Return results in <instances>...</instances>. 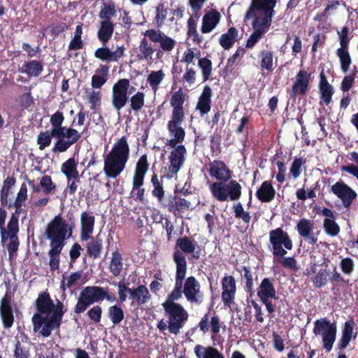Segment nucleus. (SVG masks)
Segmentation results:
<instances>
[{
	"mask_svg": "<svg viewBox=\"0 0 358 358\" xmlns=\"http://www.w3.org/2000/svg\"><path fill=\"white\" fill-rule=\"evenodd\" d=\"M37 313L31 318L34 331L49 337L53 330L59 329L66 312L64 303L56 299L55 303L48 290L38 294L34 303Z\"/></svg>",
	"mask_w": 358,
	"mask_h": 358,
	"instance_id": "obj_1",
	"label": "nucleus"
},
{
	"mask_svg": "<svg viewBox=\"0 0 358 358\" xmlns=\"http://www.w3.org/2000/svg\"><path fill=\"white\" fill-rule=\"evenodd\" d=\"M64 120V113L60 110H57L50 116V129L41 131L37 136V143L41 150L51 144L52 138L57 140L52 148V152L55 153L66 152L80 140L81 134L78 130L62 125Z\"/></svg>",
	"mask_w": 358,
	"mask_h": 358,
	"instance_id": "obj_2",
	"label": "nucleus"
},
{
	"mask_svg": "<svg viewBox=\"0 0 358 358\" xmlns=\"http://www.w3.org/2000/svg\"><path fill=\"white\" fill-rule=\"evenodd\" d=\"M75 227V217L73 214L64 220L61 213L55 215L47 224L45 235L50 243L49 265L52 271L59 268L60 255L65 245V241L71 236Z\"/></svg>",
	"mask_w": 358,
	"mask_h": 358,
	"instance_id": "obj_3",
	"label": "nucleus"
},
{
	"mask_svg": "<svg viewBox=\"0 0 358 358\" xmlns=\"http://www.w3.org/2000/svg\"><path fill=\"white\" fill-rule=\"evenodd\" d=\"M173 261L176 267L175 285L169 293L178 300L184 294L186 300L191 304L201 305L204 301V294L201 290V285L194 276L185 278L187 264L185 257L178 250L173 253Z\"/></svg>",
	"mask_w": 358,
	"mask_h": 358,
	"instance_id": "obj_4",
	"label": "nucleus"
},
{
	"mask_svg": "<svg viewBox=\"0 0 358 358\" xmlns=\"http://www.w3.org/2000/svg\"><path fill=\"white\" fill-rule=\"evenodd\" d=\"M186 94L180 87L174 92L170 99V106L172 108L171 119L167 122V129L173 138L168 140L166 145L171 148L181 145L185 138V130L182 127L185 119V108Z\"/></svg>",
	"mask_w": 358,
	"mask_h": 358,
	"instance_id": "obj_5",
	"label": "nucleus"
},
{
	"mask_svg": "<svg viewBox=\"0 0 358 358\" xmlns=\"http://www.w3.org/2000/svg\"><path fill=\"white\" fill-rule=\"evenodd\" d=\"M130 148L125 136L119 138L104 156L103 172L108 178H116L124 170L129 159Z\"/></svg>",
	"mask_w": 358,
	"mask_h": 358,
	"instance_id": "obj_6",
	"label": "nucleus"
},
{
	"mask_svg": "<svg viewBox=\"0 0 358 358\" xmlns=\"http://www.w3.org/2000/svg\"><path fill=\"white\" fill-rule=\"evenodd\" d=\"M269 242L274 259L278 258V262L285 268H296V261L294 257H285L287 250H291L293 248L292 241L287 232L280 227L270 231Z\"/></svg>",
	"mask_w": 358,
	"mask_h": 358,
	"instance_id": "obj_7",
	"label": "nucleus"
},
{
	"mask_svg": "<svg viewBox=\"0 0 358 358\" xmlns=\"http://www.w3.org/2000/svg\"><path fill=\"white\" fill-rule=\"evenodd\" d=\"M104 299L110 302L116 301L115 294L110 293L108 288L99 286H87L79 294L74 313H83L91 305Z\"/></svg>",
	"mask_w": 358,
	"mask_h": 358,
	"instance_id": "obj_8",
	"label": "nucleus"
},
{
	"mask_svg": "<svg viewBox=\"0 0 358 358\" xmlns=\"http://www.w3.org/2000/svg\"><path fill=\"white\" fill-rule=\"evenodd\" d=\"M178 299L168 294L167 297L162 306L164 310V315L171 322V329L174 328L179 333L185 326L189 318V314L185 308L177 303Z\"/></svg>",
	"mask_w": 358,
	"mask_h": 358,
	"instance_id": "obj_9",
	"label": "nucleus"
},
{
	"mask_svg": "<svg viewBox=\"0 0 358 358\" xmlns=\"http://www.w3.org/2000/svg\"><path fill=\"white\" fill-rule=\"evenodd\" d=\"M275 15L274 8L262 7L252 3L245 15V20L252 19V27L254 30L266 33Z\"/></svg>",
	"mask_w": 358,
	"mask_h": 358,
	"instance_id": "obj_10",
	"label": "nucleus"
},
{
	"mask_svg": "<svg viewBox=\"0 0 358 358\" xmlns=\"http://www.w3.org/2000/svg\"><path fill=\"white\" fill-rule=\"evenodd\" d=\"M337 328L336 323H331L326 318L317 320L314 322L313 333L321 335L323 348L327 352H330L336 338Z\"/></svg>",
	"mask_w": 358,
	"mask_h": 358,
	"instance_id": "obj_11",
	"label": "nucleus"
},
{
	"mask_svg": "<svg viewBox=\"0 0 358 358\" xmlns=\"http://www.w3.org/2000/svg\"><path fill=\"white\" fill-rule=\"evenodd\" d=\"M129 79L120 78L112 87V105L117 111L124 107L129 101Z\"/></svg>",
	"mask_w": 358,
	"mask_h": 358,
	"instance_id": "obj_12",
	"label": "nucleus"
},
{
	"mask_svg": "<svg viewBox=\"0 0 358 358\" xmlns=\"http://www.w3.org/2000/svg\"><path fill=\"white\" fill-rule=\"evenodd\" d=\"M145 37L155 43H159L162 51L169 52L172 51L176 45V41L162 32L159 29H149L144 32Z\"/></svg>",
	"mask_w": 358,
	"mask_h": 358,
	"instance_id": "obj_13",
	"label": "nucleus"
},
{
	"mask_svg": "<svg viewBox=\"0 0 358 358\" xmlns=\"http://www.w3.org/2000/svg\"><path fill=\"white\" fill-rule=\"evenodd\" d=\"M331 191L341 199L343 206L347 209L350 208L353 201L357 197V192L342 180L333 185Z\"/></svg>",
	"mask_w": 358,
	"mask_h": 358,
	"instance_id": "obj_14",
	"label": "nucleus"
},
{
	"mask_svg": "<svg viewBox=\"0 0 358 358\" xmlns=\"http://www.w3.org/2000/svg\"><path fill=\"white\" fill-rule=\"evenodd\" d=\"M173 148L169 157V177H173L178 173L185 163L187 155L186 148L183 145H178Z\"/></svg>",
	"mask_w": 358,
	"mask_h": 358,
	"instance_id": "obj_15",
	"label": "nucleus"
},
{
	"mask_svg": "<svg viewBox=\"0 0 358 358\" xmlns=\"http://www.w3.org/2000/svg\"><path fill=\"white\" fill-rule=\"evenodd\" d=\"M174 250H179L185 257V254L191 255L192 257L196 260L201 257V249L197 242L190 236H185L178 238L176 240Z\"/></svg>",
	"mask_w": 358,
	"mask_h": 358,
	"instance_id": "obj_16",
	"label": "nucleus"
},
{
	"mask_svg": "<svg viewBox=\"0 0 358 358\" xmlns=\"http://www.w3.org/2000/svg\"><path fill=\"white\" fill-rule=\"evenodd\" d=\"M208 173L216 182H228L232 178L233 172L222 160H214L208 164Z\"/></svg>",
	"mask_w": 358,
	"mask_h": 358,
	"instance_id": "obj_17",
	"label": "nucleus"
},
{
	"mask_svg": "<svg viewBox=\"0 0 358 358\" xmlns=\"http://www.w3.org/2000/svg\"><path fill=\"white\" fill-rule=\"evenodd\" d=\"M315 223L313 220L306 218L300 219L296 229L299 236L304 238L308 245H314L317 242V234L313 232Z\"/></svg>",
	"mask_w": 358,
	"mask_h": 358,
	"instance_id": "obj_18",
	"label": "nucleus"
},
{
	"mask_svg": "<svg viewBox=\"0 0 358 358\" xmlns=\"http://www.w3.org/2000/svg\"><path fill=\"white\" fill-rule=\"evenodd\" d=\"M310 80V73L306 70H300L297 73L296 80L292 87L291 97L296 98L298 95H305L308 90Z\"/></svg>",
	"mask_w": 358,
	"mask_h": 358,
	"instance_id": "obj_19",
	"label": "nucleus"
},
{
	"mask_svg": "<svg viewBox=\"0 0 358 358\" xmlns=\"http://www.w3.org/2000/svg\"><path fill=\"white\" fill-rule=\"evenodd\" d=\"M222 300L224 306H230L235 299L236 282L232 275H226L222 279Z\"/></svg>",
	"mask_w": 358,
	"mask_h": 358,
	"instance_id": "obj_20",
	"label": "nucleus"
},
{
	"mask_svg": "<svg viewBox=\"0 0 358 358\" xmlns=\"http://www.w3.org/2000/svg\"><path fill=\"white\" fill-rule=\"evenodd\" d=\"M82 242H87L85 244L86 256L94 259L101 257L103 249V240L101 232L96 236H90V238L80 240Z\"/></svg>",
	"mask_w": 358,
	"mask_h": 358,
	"instance_id": "obj_21",
	"label": "nucleus"
},
{
	"mask_svg": "<svg viewBox=\"0 0 358 358\" xmlns=\"http://www.w3.org/2000/svg\"><path fill=\"white\" fill-rule=\"evenodd\" d=\"M355 322L353 319L346 321L341 330V337L336 344L337 350H344L352 339L357 337V332H354Z\"/></svg>",
	"mask_w": 358,
	"mask_h": 358,
	"instance_id": "obj_22",
	"label": "nucleus"
},
{
	"mask_svg": "<svg viewBox=\"0 0 358 358\" xmlns=\"http://www.w3.org/2000/svg\"><path fill=\"white\" fill-rule=\"evenodd\" d=\"M0 315L5 329L10 328L14 323V315L11 306V298L6 294L1 300Z\"/></svg>",
	"mask_w": 358,
	"mask_h": 358,
	"instance_id": "obj_23",
	"label": "nucleus"
},
{
	"mask_svg": "<svg viewBox=\"0 0 358 358\" xmlns=\"http://www.w3.org/2000/svg\"><path fill=\"white\" fill-rule=\"evenodd\" d=\"M95 224V217L92 212L84 211L80 215V239L86 240L92 235Z\"/></svg>",
	"mask_w": 358,
	"mask_h": 358,
	"instance_id": "obj_24",
	"label": "nucleus"
},
{
	"mask_svg": "<svg viewBox=\"0 0 358 358\" xmlns=\"http://www.w3.org/2000/svg\"><path fill=\"white\" fill-rule=\"evenodd\" d=\"M124 50L122 45L115 51H111L108 47H101L95 50L94 57L103 62H117L124 55Z\"/></svg>",
	"mask_w": 358,
	"mask_h": 358,
	"instance_id": "obj_25",
	"label": "nucleus"
},
{
	"mask_svg": "<svg viewBox=\"0 0 358 358\" xmlns=\"http://www.w3.org/2000/svg\"><path fill=\"white\" fill-rule=\"evenodd\" d=\"M220 13L216 10L206 13L202 19L201 32L207 34L212 31L220 20Z\"/></svg>",
	"mask_w": 358,
	"mask_h": 358,
	"instance_id": "obj_26",
	"label": "nucleus"
},
{
	"mask_svg": "<svg viewBox=\"0 0 358 358\" xmlns=\"http://www.w3.org/2000/svg\"><path fill=\"white\" fill-rule=\"evenodd\" d=\"M255 194L258 200L262 203H269L273 201L275 196V190L271 181H264Z\"/></svg>",
	"mask_w": 358,
	"mask_h": 358,
	"instance_id": "obj_27",
	"label": "nucleus"
},
{
	"mask_svg": "<svg viewBox=\"0 0 358 358\" xmlns=\"http://www.w3.org/2000/svg\"><path fill=\"white\" fill-rule=\"evenodd\" d=\"M212 94L211 87L209 85L204 86L196 105V109L201 115L207 114L210 110Z\"/></svg>",
	"mask_w": 358,
	"mask_h": 358,
	"instance_id": "obj_28",
	"label": "nucleus"
},
{
	"mask_svg": "<svg viewBox=\"0 0 358 358\" xmlns=\"http://www.w3.org/2000/svg\"><path fill=\"white\" fill-rule=\"evenodd\" d=\"M209 323L210 324L211 331L215 334H217L220 330V319L217 315H214L209 321V314L206 313L199 323L200 330L206 334L209 331Z\"/></svg>",
	"mask_w": 358,
	"mask_h": 358,
	"instance_id": "obj_29",
	"label": "nucleus"
},
{
	"mask_svg": "<svg viewBox=\"0 0 358 358\" xmlns=\"http://www.w3.org/2000/svg\"><path fill=\"white\" fill-rule=\"evenodd\" d=\"M109 66L101 64L92 76L91 85L94 89H100L108 80Z\"/></svg>",
	"mask_w": 358,
	"mask_h": 358,
	"instance_id": "obj_30",
	"label": "nucleus"
},
{
	"mask_svg": "<svg viewBox=\"0 0 358 358\" xmlns=\"http://www.w3.org/2000/svg\"><path fill=\"white\" fill-rule=\"evenodd\" d=\"M257 293L259 298L272 297L274 299L277 298L273 280L268 278H264L262 280Z\"/></svg>",
	"mask_w": 358,
	"mask_h": 358,
	"instance_id": "obj_31",
	"label": "nucleus"
},
{
	"mask_svg": "<svg viewBox=\"0 0 358 358\" xmlns=\"http://www.w3.org/2000/svg\"><path fill=\"white\" fill-rule=\"evenodd\" d=\"M43 70V66L41 61L31 60L24 62L22 68L19 69L20 72L27 74L29 77L39 76Z\"/></svg>",
	"mask_w": 358,
	"mask_h": 358,
	"instance_id": "obj_32",
	"label": "nucleus"
},
{
	"mask_svg": "<svg viewBox=\"0 0 358 358\" xmlns=\"http://www.w3.org/2000/svg\"><path fill=\"white\" fill-rule=\"evenodd\" d=\"M114 31V24L111 20H102L97 31V38L101 43L106 44L112 37Z\"/></svg>",
	"mask_w": 358,
	"mask_h": 358,
	"instance_id": "obj_33",
	"label": "nucleus"
},
{
	"mask_svg": "<svg viewBox=\"0 0 358 358\" xmlns=\"http://www.w3.org/2000/svg\"><path fill=\"white\" fill-rule=\"evenodd\" d=\"M16 182L14 176H8L3 183V186L0 189V203L1 206L7 205L9 202V196L13 194V187Z\"/></svg>",
	"mask_w": 358,
	"mask_h": 358,
	"instance_id": "obj_34",
	"label": "nucleus"
},
{
	"mask_svg": "<svg viewBox=\"0 0 358 358\" xmlns=\"http://www.w3.org/2000/svg\"><path fill=\"white\" fill-rule=\"evenodd\" d=\"M238 35V30L234 27H231L228 29L227 33L220 36L219 43L224 50H229L237 41Z\"/></svg>",
	"mask_w": 358,
	"mask_h": 358,
	"instance_id": "obj_35",
	"label": "nucleus"
},
{
	"mask_svg": "<svg viewBox=\"0 0 358 358\" xmlns=\"http://www.w3.org/2000/svg\"><path fill=\"white\" fill-rule=\"evenodd\" d=\"M78 162L73 157L68 159L61 166V171L67 180L79 179V173L77 169Z\"/></svg>",
	"mask_w": 358,
	"mask_h": 358,
	"instance_id": "obj_36",
	"label": "nucleus"
},
{
	"mask_svg": "<svg viewBox=\"0 0 358 358\" xmlns=\"http://www.w3.org/2000/svg\"><path fill=\"white\" fill-rule=\"evenodd\" d=\"M108 268L110 272L115 277L119 276L123 270L122 255L117 248L112 252Z\"/></svg>",
	"mask_w": 358,
	"mask_h": 358,
	"instance_id": "obj_37",
	"label": "nucleus"
},
{
	"mask_svg": "<svg viewBox=\"0 0 358 358\" xmlns=\"http://www.w3.org/2000/svg\"><path fill=\"white\" fill-rule=\"evenodd\" d=\"M227 182H214L209 185V189L213 196L219 201L228 200L227 194Z\"/></svg>",
	"mask_w": 358,
	"mask_h": 358,
	"instance_id": "obj_38",
	"label": "nucleus"
},
{
	"mask_svg": "<svg viewBox=\"0 0 358 358\" xmlns=\"http://www.w3.org/2000/svg\"><path fill=\"white\" fill-rule=\"evenodd\" d=\"M24 203L14 201L13 202H8L7 205L3 206L6 207L8 209L15 208V212L12 213L8 223L10 224V227H19V215L22 213V206Z\"/></svg>",
	"mask_w": 358,
	"mask_h": 358,
	"instance_id": "obj_39",
	"label": "nucleus"
},
{
	"mask_svg": "<svg viewBox=\"0 0 358 358\" xmlns=\"http://www.w3.org/2000/svg\"><path fill=\"white\" fill-rule=\"evenodd\" d=\"M150 298L151 295L145 285H139L136 289H131L130 299L136 301L139 305L145 303Z\"/></svg>",
	"mask_w": 358,
	"mask_h": 358,
	"instance_id": "obj_40",
	"label": "nucleus"
},
{
	"mask_svg": "<svg viewBox=\"0 0 358 358\" xmlns=\"http://www.w3.org/2000/svg\"><path fill=\"white\" fill-rule=\"evenodd\" d=\"M166 176H162L160 180L156 173H154L151 178V183L153 185V190L152 194L154 197L157 198L159 202H162L164 198L165 191L163 187V179Z\"/></svg>",
	"mask_w": 358,
	"mask_h": 358,
	"instance_id": "obj_41",
	"label": "nucleus"
},
{
	"mask_svg": "<svg viewBox=\"0 0 358 358\" xmlns=\"http://www.w3.org/2000/svg\"><path fill=\"white\" fill-rule=\"evenodd\" d=\"M336 54L339 59L341 69L343 73H347L352 63L348 49L338 48Z\"/></svg>",
	"mask_w": 358,
	"mask_h": 358,
	"instance_id": "obj_42",
	"label": "nucleus"
},
{
	"mask_svg": "<svg viewBox=\"0 0 358 358\" xmlns=\"http://www.w3.org/2000/svg\"><path fill=\"white\" fill-rule=\"evenodd\" d=\"M259 64L262 70L271 73L274 70L273 66V52L271 51L263 50L259 52Z\"/></svg>",
	"mask_w": 358,
	"mask_h": 358,
	"instance_id": "obj_43",
	"label": "nucleus"
},
{
	"mask_svg": "<svg viewBox=\"0 0 358 358\" xmlns=\"http://www.w3.org/2000/svg\"><path fill=\"white\" fill-rule=\"evenodd\" d=\"M36 192H43L44 194L48 195L56 189V185L52 181L50 176L44 175L40 179Z\"/></svg>",
	"mask_w": 358,
	"mask_h": 358,
	"instance_id": "obj_44",
	"label": "nucleus"
},
{
	"mask_svg": "<svg viewBox=\"0 0 358 358\" xmlns=\"http://www.w3.org/2000/svg\"><path fill=\"white\" fill-rule=\"evenodd\" d=\"M227 194L231 201L238 200L241 196V185L235 180L230 179L227 182Z\"/></svg>",
	"mask_w": 358,
	"mask_h": 358,
	"instance_id": "obj_45",
	"label": "nucleus"
},
{
	"mask_svg": "<svg viewBox=\"0 0 358 358\" xmlns=\"http://www.w3.org/2000/svg\"><path fill=\"white\" fill-rule=\"evenodd\" d=\"M164 77L165 74L162 70L152 71L148 76L147 81L154 92H156L158 90L159 86Z\"/></svg>",
	"mask_w": 358,
	"mask_h": 358,
	"instance_id": "obj_46",
	"label": "nucleus"
},
{
	"mask_svg": "<svg viewBox=\"0 0 358 358\" xmlns=\"http://www.w3.org/2000/svg\"><path fill=\"white\" fill-rule=\"evenodd\" d=\"M108 317L113 324H119L124 317L122 308L115 304L108 308Z\"/></svg>",
	"mask_w": 358,
	"mask_h": 358,
	"instance_id": "obj_47",
	"label": "nucleus"
},
{
	"mask_svg": "<svg viewBox=\"0 0 358 358\" xmlns=\"http://www.w3.org/2000/svg\"><path fill=\"white\" fill-rule=\"evenodd\" d=\"M11 237L10 242L7 245V250L10 257H12L13 255L17 251L20 245V241L17 236L19 232V227H10V229Z\"/></svg>",
	"mask_w": 358,
	"mask_h": 358,
	"instance_id": "obj_48",
	"label": "nucleus"
},
{
	"mask_svg": "<svg viewBox=\"0 0 358 358\" xmlns=\"http://www.w3.org/2000/svg\"><path fill=\"white\" fill-rule=\"evenodd\" d=\"M145 94L143 92H137L130 99V109L135 113L139 112L145 105Z\"/></svg>",
	"mask_w": 358,
	"mask_h": 358,
	"instance_id": "obj_49",
	"label": "nucleus"
},
{
	"mask_svg": "<svg viewBox=\"0 0 358 358\" xmlns=\"http://www.w3.org/2000/svg\"><path fill=\"white\" fill-rule=\"evenodd\" d=\"M139 50L141 53V59H145L146 60L152 59L155 49L152 47L145 36L140 41Z\"/></svg>",
	"mask_w": 358,
	"mask_h": 358,
	"instance_id": "obj_50",
	"label": "nucleus"
},
{
	"mask_svg": "<svg viewBox=\"0 0 358 358\" xmlns=\"http://www.w3.org/2000/svg\"><path fill=\"white\" fill-rule=\"evenodd\" d=\"M323 228L325 233L330 236H336L340 232V227L334 219H324Z\"/></svg>",
	"mask_w": 358,
	"mask_h": 358,
	"instance_id": "obj_51",
	"label": "nucleus"
},
{
	"mask_svg": "<svg viewBox=\"0 0 358 358\" xmlns=\"http://www.w3.org/2000/svg\"><path fill=\"white\" fill-rule=\"evenodd\" d=\"M198 66L201 69L203 81L205 82L210 78L212 73V62L207 57L201 58L199 60Z\"/></svg>",
	"mask_w": 358,
	"mask_h": 358,
	"instance_id": "obj_52",
	"label": "nucleus"
},
{
	"mask_svg": "<svg viewBox=\"0 0 358 358\" xmlns=\"http://www.w3.org/2000/svg\"><path fill=\"white\" fill-rule=\"evenodd\" d=\"M116 6L113 2L108 4H103L99 13V18L103 20H110L111 17L116 16Z\"/></svg>",
	"mask_w": 358,
	"mask_h": 358,
	"instance_id": "obj_53",
	"label": "nucleus"
},
{
	"mask_svg": "<svg viewBox=\"0 0 358 358\" xmlns=\"http://www.w3.org/2000/svg\"><path fill=\"white\" fill-rule=\"evenodd\" d=\"M329 272L326 269L321 268L312 278V282L315 288L320 289L327 282Z\"/></svg>",
	"mask_w": 358,
	"mask_h": 358,
	"instance_id": "obj_54",
	"label": "nucleus"
},
{
	"mask_svg": "<svg viewBox=\"0 0 358 358\" xmlns=\"http://www.w3.org/2000/svg\"><path fill=\"white\" fill-rule=\"evenodd\" d=\"M233 209L236 218L241 219L246 224L250 223L251 220L250 213L244 210L243 207L240 202L234 204Z\"/></svg>",
	"mask_w": 358,
	"mask_h": 358,
	"instance_id": "obj_55",
	"label": "nucleus"
},
{
	"mask_svg": "<svg viewBox=\"0 0 358 358\" xmlns=\"http://www.w3.org/2000/svg\"><path fill=\"white\" fill-rule=\"evenodd\" d=\"M320 103L322 101L325 106L329 105L332 96L334 93V87L331 86L319 88Z\"/></svg>",
	"mask_w": 358,
	"mask_h": 358,
	"instance_id": "obj_56",
	"label": "nucleus"
},
{
	"mask_svg": "<svg viewBox=\"0 0 358 358\" xmlns=\"http://www.w3.org/2000/svg\"><path fill=\"white\" fill-rule=\"evenodd\" d=\"M306 159L302 157L295 158L290 167L289 173L296 179L301 173V166L305 164Z\"/></svg>",
	"mask_w": 358,
	"mask_h": 358,
	"instance_id": "obj_57",
	"label": "nucleus"
},
{
	"mask_svg": "<svg viewBox=\"0 0 358 358\" xmlns=\"http://www.w3.org/2000/svg\"><path fill=\"white\" fill-rule=\"evenodd\" d=\"M241 273L243 271V278L245 280V290L251 294L253 292V278L252 273L248 266H243L241 270H238Z\"/></svg>",
	"mask_w": 358,
	"mask_h": 358,
	"instance_id": "obj_58",
	"label": "nucleus"
},
{
	"mask_svg": "<svg viewBox=\"0 0 358 358\" xmlns=\"http://www.w3.org/2000/svg\"><path fill=\"white\" fill-rule=\"evenodd\" d=\"M15 358H29L30 349L29 347L22 345L20 341L17 340L13 352Z\"/></svg>",
	"mask_w": 358,
	"mask_h": 358,
	"instance_id": "obj_59",
	"label": "nucleus"
},
{
	"mask_svg": "<svg viewBox=\"0 0 358 358\" xmlns=\"http://www.w3.org/2000/svg\"><path fill=\"white\" fill-rule=\"evenodd\" d=\"M166 14L167 10L164 8V4L159 3L156 7V15L155 17V22L157 27H161L164 24Z\"/></svg>",
	"mask_w": 358,
	"mask_h": 358,
	"instance_id": "obj_60",
	"label": "nucleus"
},
{
	"mask_svg": "<svg viewBox=\"0 0 358 358\" xmlns=\"http://www.w3.org/2000/svg\"><path fill=\"white\" fill-rule=\"evenodd\" d=\"M149 169V164L148 162V157L146 155H143L138 159L134 173L145 176Z\"/></svg>",
	"mask_w": 358,
	"mask_h": 358,
	"instance_id": "obj_61",
	"label": "nucleus"
},
{
	"mask_svg": "<svg viewBox=\"0 0 358 358\" xmlns=\"http://www.w3.org/2000/svg\"><path fill=\"white\" fill-rule=\"evenodd\" d=\"M87 315L94 324H98L101 319L102 308L99 305L94 306L87 311Z\"/></svg>",
	"mask_w": 358,
	"mask_h": 358,
	"instance_id": "obj_62",
	"label": "nucleus"
},
{
	"mask_svg": "<svg viewBox=\"0 0 358 358\" xmlns=\"http://www.w3.org/2000/svg\"><path fill=\"white\" fill-rule=\"evenodd\" d=\"M81 276L82 275L80 271H76L71 273L66 282H65L64 280H62L60 286L61 289L63 291H65L66 288H71L81 278Z\"/></svg>",
	"mask_w": 358,
	"mask_h": 358,
	"instance_id": "obj_63",
	"label": "nucleus"
},
{
	"mask_svg": "<svg viewBox=\"0 0 358 358\" xmlns=\"http://www.w3.org/2000/svg\"><path fill=\"white\" fill-rule=\"evenodd\" d=\"M349 29L345 26L338 31L341 47L339 48L349 49L350 38L348 37Z\"/></svg>",
	"mask_w": 358,
	"mask_h": 358,
	"instance_id": "obj_64",
	"label": "nucleus"
}]
</instances>
